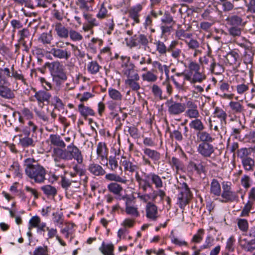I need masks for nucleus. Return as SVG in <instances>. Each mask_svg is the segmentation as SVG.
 I'll return each mask as SVG.
<instances>
[{"mask_svg":"<svg viewBox=\"0 0 255 255\" xmlns=\"http://www.w3.org/2000/svg\"><path fill=\"white\" fill-rule=\"evenodd\" d=\"M123 69L122 72L125 77V83L131 80H140L137 71L134 69V66L131 63H124L122 65Z\"/></svg>","mask_w":255,"mask_h":255,"instance_id":"nucleus-5","label":"nucleus"},{"mask_svg":"<svg viewBox=\"0 0 255 255\" xmlns=\"http://www.w3.org/2000/svg\"><path fill=\"white\" fill-rule=\"evenodd\" d=\"M237 224L240 230L243 232H247L249 228L248 222L245 219H238Z\"/></svg>","mask_w":255,"mask_h":255,"instance_id":"nucleus-53","label":"nucleus"},{"mask_svg":"<svg viewBox=\"0 0 255 255\" xmlns=\"http://www.w3.org/2000/svg\"><path fill=\"white\" fill-rule=\"evenodd\" d=\"M190 128L194 129L195 130L199 132L202 131L205 128V126L201 120L198 118L194 119L189 123Z\"/></svg>","mask_w":255,"mask_h":255,"instance_id":"nucleus-30","label":"nucleus"},{"mask_svg":"<svg viewBox=\"0 0 255 255\" xmlns=\"http://www.w3.org/2000/svg\"><path fill=\"white\" fill-rule=\"evenodd\" d=\"M150 177L149 174H144V180L142 182V185H140L144 191H146L147 188H152L151 183L150 182Z\"/></svg>","mask_w":255,"mask_h":255,"instance_id":"nucleus-57","label":"nucleus"},{"mask_svg":"<svg viewBox=\"0 0 255 255\" xmlns=\"http://www.w3.org/2000/svg\"><path fill=\"white\" fill-rule=\"evenodd\" d=\"M192 34L191 33H187L185 30L182 29H178L176 31L175 36L179 39L185 41L186 39L191 38Z\"/></svg>","mask_w":255,"mask_h":255,"instance_id":"nucleus-40","label":"nucleus"},{"mask_svg":"<svg viewBox=\"0 0 255 255\" xmlns=\"http://www.w3.org/2000/svg\"><path fill=\"white\" fill-rule=\"evenodd\" d=\"M151 90L155 99L159 100L165 99V97L163 96V92L161 88L157 85L153 84L151 87Z\"/></svg>","mask_w":255,"mask_h":255,"instance_id":"nucleus-32","label":"nucleus"},{"mask_svg":"<svg viewBox=\"0 0 255 255\" xmlns=\"http://www.w3.org/2000/svg\"><path fill=\"white\" fill-rule=\"evenodd\" d=\"M227 24L230 26H240L242 25V18L238 15L229 16L226 19Z\"/></svg>","mask_w":255,"mask_h":255,"instance_id":"nucleus-25","label":"nucleus"},{"mask_svg":"<svg viewBox=\"0 0 255 255\" xmlns=\"http://www.w3.org/2000/svg\"><path fill=\"white\" fill-rule=\"evenodd\" d=\"M88 170L91 173L96 176L103 175L105 173V171L101 166L95 163L90 164L89 166Z\"/></svg>","mask_w":255,"mask_h":255,"instance_id":"nucleus-28","label":"nucleus"},{"mask_svg":"<svg viewBox=\"0 0 255 255\" xmlns=\"http://www.w3.org/2000/svg\"><path fill=\"white\" fill-rule=\"evenodd\" d=\"M236 42L239 46L246 50H250L252 48V43L245 37H242L241 39L236 40Z\"/></svg>","mask_w":255,"mask_h":255,"instance_id":"nucleus-42","label":"nucleus"},{"mask_svg":"<svg viewBox=\"0 0 255 255\" xmlns=\"http://www.w3.org/2000/svg\"><path fill=\"white\" fill-rule=\"evenodd\" d=\"M152 66L155 72L159 71L162 76L164 72L166 77L168 78L169 73V67L166 65H163L159 61H154L152 63Z\"/></svg>","mask_w":255,"mask_h":255,"instance_id":"nucleus-18","label":"nucleus"},{"mask_svg":"<svg viewBox=\"0 0 255 255\" xmlns=\"http://www.w3.org/2000/svg\"><path fill=\"white\" fill-rule=\"evenodd\" d=\"M51 54L56 58L68 60L71 56V53L67 49H63L52 48L51 51Z\"/></svg>","mask_w":255,"mask_h":255,"instance_id":"nucleus-13","label":"nucleus"},{"mask_svg":"<svg viewBox=\"0 0 255 255\" xmlns=\"http://www.w3.org/2000/svg\"><path fill=\"white\" fill-rule=\"evenodd\" d=\"M221 197L223 198V200H220L222 203L232 202L238 200V195L232 190L222 192Z\"/></svg>","mask_w":255,"mask_h":255,"instance_id":"nucleus-17","label":"nucleus"},{"mask_svg":"<svg viewBox=\"0 0 255 255\" xmlns=\"http://www.w3.org/2000/svg\"><path fill=\"white\" fill-rule=\"evenodd\" d=\"M166 105L167 107L169 114L171 115H179L185 112L186 109L184 104L175 102L172 100L167 101Z\"/></svg>","mask_w":255,"mask_h":255,"instance_id":"nucleus-7","label":"nucleus"},{"mask_svg":"<svg viewBox=\"0 0 255 255\" xmlns=\"http://www.w3.org/2000/svg\"><path fill=\"white\" fill-rule=\"evenodd\" d=\"M49 139L51 144L54 146L62 148H65L66 146V144L63 140L61 139L60 136L57 134H51Z\"/></svg>","mask_w":255,"mask_h":255,"instance_id":"nucleus-27","label":"nucleus"},{"mask_svg":"<svg viewBox=\"0 0 255 255\" xmlns=\"http://www.w3.org/2000/svg\"><path fill=\"white\" fill-rule=\"evenodd\" d=\"M69 35L70 39L74 41H80L83 39L82 35L80 32L72 29L69 30Z\"/></svg>","mask_w":255,"mask_h":255,"instance_id":"nucleus-45","label":"nucleus"},{"mask_svg":"<svg viewBox=\"0 0 255 255\" xmlns=\"http://www.w3.org/2000/svg\"><path fill=\"white\" fill-rule=\"evenodd\" d=\"M188 64L187 67L189 70L188 73H194L200 70V66L196 61H194L191 59L188 60Z\"/></svg>","mask_w":255,"mask_h":255,"instance_id":"nucleus-48","label":"nucleus"},{"mask_svg":"<svg viewBox=\"0 0 255 255\" xmlns=\"http://www.w3.org/2000/svg\"><path fill=\"white\" fill-rule=\"evenodd\" d=\"M198 150L204 157H209L214 152V148L211 144L203 142L199 145Z\"/></svg>","mask_w":255,"mask_h":255,"instance_id":"nucleus-16","label":"nucleus"},{"mask_svg":"<svg viewBox=\"0 0 255 255\" xmlns=\"http://www.w3.org/2000/svg\"><path fill=\"white\" fill-rule=\"evenodd\" d=\"M67 153L69 154L70 157L74 159H82V157L81 151L73 144L67 146Z\"/></svg>","mask_w":255,"mask_h":255,"instance_id":"nucleus-21","label":"nucleus"},{"mask_svg":"<svg viewBox=\"0 0 255 255\" xmlns=\"http://www.w3.org/2000/svg\"><path fill=\"white\" fill-rule=\"evenodd\" d=\"M198 140L203 142H212L214 138L211 135L205 131H200L197 133Z\"/></svg>","mask_w":255,"mask_h":255,"instance_id":"nucleus-37","label":"nucleus"},{"mask_svg":"<svg viewBox=\"0 0 255 255\" xmlns=\"http://www.w3.org/2000/svg\"><path fill=\"white\" fill-rule=\"evenodd\" d=\"M108 94L109 97L115 101H121L122 99L123 96L121 92L113 88L108 89Z\"/></svg>","mask_w":255,"mask_h":255,"instance_id":"nucleus-39","label":"nucleus"},{"mask_svg":"<svg viewBox=\"0 0 255 255\" xmlns=\"http://www.w3.org/2000/svg\"><path fill=\"white\" fill-rule=\"evenodd\" d=\"M162 24L174 25L175 21L174 20L172 15L168 12L166 11L161 19Z\"/></svg>","mask_w":255,"mask_h":255,"instance_id":"nucleus-44","label":"nucleus"},{"mask_svg":"<svg viewBox=\"0 0 255 255\" xmlns=\"http://www.w3.org/2000/svg\"><path fill=\"white\" fill-rule=\"evenodd\" d=\"M187 110L185 111V116L190 119L199 118L200 113L196 104L191 100L186 102Z\"/></svg>","mask_w":255,"mask_h":255,"instance_id":"nucleus-8","label":"nucleus"},{"mask_svg":"<svg viewBox=\"0 0 255 255\" xmlns=\"http://www.w3.org/2000/svg\"><path fill=\"white\" fill-rule=\"evenodd\" d=\"M78 110L81 115L84 118L88 116H94L95 114L94 111L91 107L85 106L82 103L78 105Z\"/></svg>","mask_w":255,"mask_h":255,"instance_id":"nucleus-19","label":"nucleus"},{"mask_svg":"<svg viewBox=\"0 0 255 255\" xmlns=\"http://www.w3.org/2000/svg\"><path fill=\"white\" fill-rule=\"evenodd\" d=\"M109 190L115 194H119L122 190V186L117 183H111L108 186Z\"/></svg>","mask_w":255,"mask_h":255,"instance_id":"nucleus-50","label":"nucleus"},{"mask_svg":"<svg viewBox=\"0 0 255 255\" xmlns=\"http://www.w3.org/2000/svg\"><path fill=\"white\" fill-rule=\"evenodd\" d=\"M99 250L104 255H114V246L112 243L106 244L103 242Z\"/></svg>","mask_w":255,"mask_h":255,"instance_id":"nucleus-26","label":"nucleus"},{"mask_svg":"<svg viewBox=\"0 0 255 255\" xmlns=\"http://www.w3.org/2000/svg\"><path fill=\"white\" fill-rule=\"evenodd\" d=\"M54 31L60 38L66 39L68 37L69 30L61 22H57L53 25Z\"/></svg>","mask_w":255,"mask_h":255,"instance_id":"nucleus-11","label":"nucleus"},{"mask_svg":"<svg viewBox=\"0 0 255 255\" xmlns=\"http://www.w3.org/2000/svg\"><path fill=\"white\" fill-rule=\"evenodd\" d=\"M157 214V206L152 203H148L146 207V217L152 221H156L158 218Z\"/></svg>","mask_w":255,"mask_h":255,"instance_id":"nucleus-14","label":"nucleus"},{"mask_svg":"<svg viewBox=\"0 0 255 255\" xmlns=\"http://www.w3.org/2000/svg\"><path fill=\"white\" fill-rule=\"evenodd\" d=\"M149 176L150 180H152V182L155 184L157 188H159L163 186L162 181L158 175L151 173L149 174Z\"/></svg>","mask_w":255,"mask_h":255,"instance_id":"nucleus-49","label":"nucleus"},{"mask_svg":"<svg viewBox=\"0 0 255 255\" xmlns=\"http://www.w3.org/2000/svg\"><path fill=\"white\" fill-rule=\"evenodd\" d=\"M226 58L228 63L230 65H236L238 59L239 58V55L236 51H232L227 54Z\"/></svg>","mask_w":255,"mask_h":255,"instance_id":"nucleus-38","label":"nucleus"},{"mask_svg":"<svg viewBox=\"0 0 255 255\" xmlns=\"http://www.w3.org/2000/svg\"><path fill=\"white\" fill-rule=\"evenodd\" d=\"M192 195L188 185L184 182L182 184V189L178 194L177 197V204L181 209L184 210L185 206L189 204Z\"/></svg>","mask_w":255,"mask_h":255,"instance_id":"nucleus-4","label":"nucleus"},{"mask_svg":"<svg viewBox=\"0 0 255 255\" xmlns=\"http://www.w3.org/2000/svg\"><path fill=\"white\" fill-rule=\"evenodd\" d=\"M51 96L50 93L47 91H39L35 92L34 97L37 101L39 106L42 108L43 103L48 102Z\"/></svg>","mask_w":255,"mask_h":255,"instance_id":"nucleus-10","label":"nucleus"},{"mask_svg":"<svg viewBox=\"0 0 255 255\" xmlns=\"http://www.w3.org/2000/svg\"><path fill=\"white\" fill-rule=\"evenodd\" d=\"M229 106L233 114H243L244 112V106L239 102L231 101Z\"/></svg>","mask_w":255,"mask_h":255,"instance_id":"nucleus-24","label":"nucleus"},{"mask_svg":"<svg viewBox=\"0 0 255 255\" xmlns=\"http://www.w3.org/2000/svg\"><path fill=\"white\" fill-rule=\"evenodd\" d=\"M211 193L215 196L221 195V189L220 185L217 180L213 179L211 183Z\"/></svg>","mask_w":255,"mask_h":255,"instance_id":"nucleus-36","label":"nucleus"},{"mask_svg":"<svg viewBox=\"0 0 255 255\" xmlns=\"http://www.w3.org/2000/svg\"><path fill=\"white\" fill-rule=\"evenodd\" d=\"M208 69L211 73L216 75H220L224 71L223 66L219 63H217L215 60L213 63V64L210 65L209 67H208Z\"/></svg>","mask_w":255,"mask_h":255,"instance_id":"nucleus-31","label":"nucleus"},{"mask_svg":"<svg viewBox=\"0 0 255 255\" xmlns=\"http://www.w3.org/2000/svg\"><path fill=\"white\" fill-rule=\"evenodd\" d=\"M137 46H142L145 50H146L147 48H149V40L147 35L143 34H140L137 35Z\"/></svg>","mask_w":255,"mask_h":255,"instance_id":"nucleus-33","label":"nucleus"},{"mask_svg":"<svg viewBox=\"0 0 255 255\" xmlns=\"http://www.w3.org/2000/svg\"><path fill=\"white\" fill-rule=\"evenodd\" d=\"M100 66L96 61H92L87 65V69L89 72L92 74L97 73L100 68Z\"/></svg>","mask_w":255,"mask_h":255,"instance_id":"nucleus-43","label":"nucleus"},{"mask_svg":"<svg viewBox=\"0 0 255 255\" xmlns=\"http://www.w3.org/2000/svg\"><path fill=\"white\" fill-rule=\"evenodd\" d=\"M206 78V76L199 71L194 73H176L175 77L172 78V81L179 93H183L189 88L186 81L191 85L196 83H201Z\"/></svg>","mask_w":255,"mask_h":255,"instance_id":"nucleus-1","label":"nucleus"},{"mask_svg":"<svg viewBox=\"0 0 255 255\" xmlns=\"http://www.w3.org/2000/svg\"><path fill=\"white\" fill-rule=\"evenodd\" d=\"M41 189L47 197H54L57 192L55 187L50 185L43 186L41 187Z\"/></svg>","mask_w":255,"mask_h":255,"instance_id":"nucleus-35","label":"nucleus"},{"mask_svg":"<svg viewBox=\"0 0 255 255\" xmlns=\"http://www.w3.org/2000/svg\"><path fill=\"white\" fill-rule=\"evenodd\" d=\"M126 212L128 215H130L135 217H137L139 216V213L137 211V208L132 206H128V201L126 202Z\"/></svg>","mask_w":255,"mask_h":255,"instance_id":"nucleus-56","label":"nucleus"},{"mask_svg":"<svg viewBox=\"0 0 255 255\" xmlns=\"http://www.w3.org/2000/svg\"><path fill=\"white\" fill-rule=\"evenodd\" d=\"M242 248L246 252H252L255 250V240H251L242 245Z\"/></svg>","mask_w":255,"mask_h":255,"instance_id":"nucleus-55","label":"nucleus"},{"mask_svg":"<svg viewBox=\"0 0 255 255\" xmlns=\"http://www.w3.org/2000/svg\"><path fill=\"white\" fill-rule=\"evenodd\" d=\"M28 160H25L26 166L25 172L26 174L31 179H34L35 182L42 183L45 180V169L40 164L36 163H27Z\"/></svg>","mask_w":255,"mask_h":255,"instance_id":"nucleus-2","label":"nucleus"},{"mask_svg":"<svg viewBox=\"0 0 255 255\" xmlns=\"http://www.w3.org/2000/svg\"><path fill=\"white\" fill-rule=\"evenodd\" d=\"M204 234V230L200 229L197 233L193 236L192 241L196 243H199L203 239Z\"/></svg>","mask_w":255,"mask_h":255,"instance_id":"nucleus-63","label":"nucleus"},{"mask_svg":"<svg viewBox=\"0 0 255 255\" xmlns=\"http://www.w3.org/2000/svg\"><path fill=\"white\" fill-rule=\"evenodd\" d=\"M108 148L106 143L102 142L98 143L97 148V158L101 159H108Z\"/></svg>","mask_w":255,"mask_h":255,"instance_id":"nucleus-20","label":"nucleus"},{"mask_svg":"<svg viewBox=\"0 0 255 255\" xmlns=\"http://www.w3.org/2000/svg\"><path fill=\"white\" fill-rule=\"evenodd\" d=\"M178 43L177 41H172L168 46V51L170 53L171 57L177 60H179L181 54H182L181 49L176 48Z\"/></svg>","mask_w":255,"mask_h":255,"instance_id":"nucleus-15","label":"nucleus"},{"mask_svg":"<svg viewBox=\"0 0 255 255\" xmlns=\"http://www.w3.org/2000/svg\"><path fill=\"white\" fill-rule=\"evenodd\" d=\"M187 168L189 171L191 172L195 171L199 175L201 173H204L205 174L207 172L206 164L204 162L195 163L191 161L188 165Z\"/></svg>","mask_w":255,"mask_h":255,"instance_id":"nucleus-9","label":"nucleus"},{"mask_svg":"<svg viewBox=\"0 0 255 255\" xmlns=\"http://www.w3.org/2000/svg\"><path fill=\"white\" fill-rule=\"evenodd\" d=\"M144 153L148 158L156 159L160 158V154L156 151L146 148L144 150Z\"/></svg>","mask_w":255,"mask_h":255,"instance_id":"nucleus-51","label":"nucleus"},{"mask_svg":"<svg viewBox=\"0 0 255 255\" xmlns=\"http://www.w3.org/2000/svg\"><path fill=\"white\" fill-rule=\"evenodd\" d=\"M123 163L125 169L130 172H134L138 168V166L136 165L133 164L129 160H124Z\"/></svg>","mask_w":255,"mask_h":255,"instance_id":"nucleus-62","label":"nucleus"},{"mask_svg":"<svg viewBox=\"0 0 255 255\" xmlns=\"http://www.w3.org/2000/svg\"><path fill=\"white\" fill-rule=\"evenodd\" d=\"M106 178L110 181H115L117 182H119L123 183H125L127 181L126 180L123 179L120 176L115 174H107L106 175Z\"/></svg>","mask_w":255,"mask_h":255,"instance_id":"nucleus-59","label":"nucleus"},{"mask_svg":"<svg viewBox=\"0 0 255 255\" xmlns=\"http://www.w3.org/2000/svg\"><path fill=\"white\" fill-rule=\"evenodd\" d=\"M215 60L212 57L209 56H204L199 58V61L201 64L204 65H208V67L209 66L213 64V63Z\"/></svg>","mask_w":255,"mask_h":255,"instance_id":"nucleus-60","label":"nucleus"},{"mask_svg":"<svg viewBox=\"0 0 255 255\" xmlns=\"http://www.w3.org/2000/svg\"><path fill=\"white\" fill-rule=\"evenodd\" d=\"M137 35H134L129 38H126L125 41L128 46L130 48H132L137 46Z\"/></svg>","mask_w":255,"mask_h":255,"instance_id":"nucleus-58","label":"nucleus"},{"mask_svg":"<svg viewBox=\"0 0 255 255\" xmlns=\"http://www.w3.org/2000/svg\"><path fill=\"white\" fill-rule=\"evenodd\" d=\"M185 43L187 45L188 48L192 50L198 48L200 46L199 42L197 40L194 39H190L189 41L185 40Z\"/></svg>","mask_w":255,"mask_h":255,"instance_id":"nucleus-64","label":"nucleus"},{"mask_svg":"<svg viewBox=\"0 0 255 255\" xmlns=\"http://www.w3.org/2000/svg\"><path fill=\"white\" fill-rule=\"evenodd\" d=\"M142 8V4L138 3L134 6L131 7L129 9V16L136 23H139L140 22L139 12L141 11Z\"/></svg>","mask_w":255,"mask_h":255,"instance_id":"nucleus-12","label":"nucleus"},{"mask_svg":"<svg viewBox=\"0 0 255 255\" xmlns=\"http://www.w3.org/2000/svg\"><path fill=\"white\" fill-rule=\"evenodd\" d=\"M19 35V41L22 42L23 44H25V39H28L30 36L29 30L26 28H24L18 32Z\"/></svg>","mask_w":255,"mask_h":255,"instance_id":"nucleus-54","label":"nucleus"},{"mask_svg":"<svg viewBox=\"0 0 255 255\" xmlns=\"http://www.w3.org/2000/svg\"><path fill=\"white\" fill-rule=\"evenodd\" d=\"M83 16L86 20L87 23L92 25L93 26H97L99 25L98 21L91 14L84 12Z\"/></svg>","mask_w":255,"mask_h":255,"instance_id":"nucleus-46","label":"nucleus"},{"mask_svg":"<svg viewBox=\"0 0 255 255\" xmlns=\"http://www.w3.org/2000/svg\"><path fill=\"white\" fill-rule=\"evenodd\" d=\"M10 83L6 77L0 80V96L6 100H11L15 98L13 91L8 87Z\"/></svg>","mask_w":255,"mask_h":255,"instance_id":"nucleus-6","label":"nucleus"},{"mask_svg":"<svg viewBox=\"0 0 255 255\" xmlns=\"http://www.w3.org/2000/svg\"><path fill=\"white\" fill-rule=\"evenodd\" d=\"M26 134L27 136L24 137L21 135L20 136L18 144L22 147H27L30 146H34L35 145V141L33 138L28 136L29 132H27Z\"/></svg>","mask_w":255,"mask_h":255,"instance_id":"nucleus-23","label":"nucleus"},{"mask_svg":"<svg viewBox=\"0 0 255 255\" xmlns=\"http://www.w3.org/2000/svg\"><path fill=\"white\" fill-rule=\"evenodd\" d=\"M53 40V36L51 33L43 32L38 38V41L44 45H50Z\"/></svg>","mask_w":255,"mask_h":255,"instance_id":"nucleus-29","label":"nucleus"},{"mask_svg":"<svg viewBox=\"0 0 255 255\" xmlns=\"http://www.w3.org/2000/svg\"><path fill=\"white\" fill-rule=\"evenodd\" d=\"M140 80L135 79L131 80L129 82L125 83L127 88H128L132 91L137 92L140 89V85L139 83Z\"/></svg>","mask_w":255,"mask_h":255,"instance_id":"nucleus-41","label":"nucleus"},{"mask_svg":"<svg viewBox=\"0 0 255 255\" xmlns=\"http://www.w3.org/2000/svg\"><path fill=\"white\" fill-rule=\"evenodd\" d=\"M213 114L214 117L220 119L222 125H225L227 123V114L222 108L216 107Z\"/></svg>","mask_w":255,"mask_h":255,"instance_id":"nucleus-22","label":"nucleus"},{"mask_svg":"<svg viewBox=\"0 0 255 255\" xmlns=\"http://www.w3.org/2000/svg\"><path fill=\"white\" fill-rule=\"evenodd\" d=\"M142 78L143 81L148 82H154L157 79V77L151 71H147L146 73L142 75Z\"/></svg>","mask_w":255,"mask_h":255,"instance_id":"nucleus-47","label":"nucleus"},{"mask_svg":"<svg viewBox=\"0 0 255 255\" xmlns=\"http://www.w3.org/2000/svg\"><path fill=\"white\" fill-rule=\"evenodd\" d=\"M45 67L48 68L53 78L57 77L61 80H66L67 76L64 71L63 65L59 61L46 62Z\"/></svg>","mask_w":255,"mask_h":255,"instance_id":"nucleus-3","label":"nucleus"},{"mask_svg":"<svg viewBox=\"0 0 255 255\" xmlns=\"http://www.w3.org/2000/svg\"><path fill=\"white\" fill-rule=\"evenodd\" d=\"M173 25H174L172 24H161L160 26L161 30V35H166L170 34L173 29Z\"/></svg>","mask_w":255,"mask_h":255,"instance_id":"nucleus-61","label":"nucleus"},{"mask_svg":"<svg viewBox=\"0 0 255 255\" xmlns=\"http://www.w3.org/2000/svg\"><path fill=\"white\" fill-rule=\"evenodd\" d=\"M154 44L155 45L156 51L160 55L165 56L167 52L168 51V47H167L165 44L160 40L156 41Z\"/></svg>","mask_w":255,"mask_h":255,"instance_id":"nucleus-34","label":"nucleus"},{"mask_svg":"<svg viewBox=\"0 0 255 255\" xmlns=\"http://www.w3.org/2000/svg\"><path fill=\"white\" fill-rule=\"evenodd\" d=\"M73 169L77 174H78L81 178L83 177V181L86 183L88 180V177L86 175V170L80 168L78 165H76L73 167Z\"/></svg>","mask_w":255,"mask_h":255,"instance_id":"nucleus-52","label":"nucleus"}]
</instances>
